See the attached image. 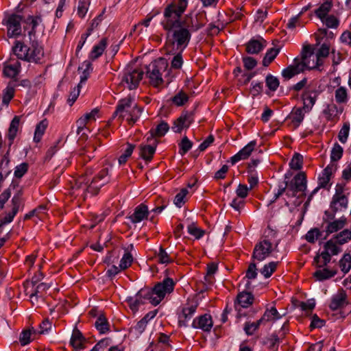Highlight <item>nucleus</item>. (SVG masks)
I'll return each instance as SVG.
<instances>
[{"instance_id":"nucleus-1","label":"nucleus","mask_w":351,"mask_h":351,"mask_svg":"<svg viewBox=\"0 0 351 351\" xmlns=\"http://www.w3.org/2000/svg\"><path fill=\"white\" fill-rule=\"evenodd\" d=\"M202 25L197 23L193 24L191 17H186L184 24L167 31V49L169 53H176V51H183L188 46L191 40V32L199 29Z\"/></svg>"},{"instance_id":"nucleus-2","label":"nucleus","mask_w":351,"mask_h":351,"mask_svg":"<svg viewBox=\"0 0 351 351\" xmlns=\"http://www.w3.org/2000/svg\"><path fill=\"white\" fill-rule=\"evenodd\" d=\"M288 197H296L297 199L293 202L294 206H299L302 202V198L306 195L305 191L307 189V180L304 172L296 174L292 180L288 183L285 181L283 184L278 185V192L274 194L269 204L275 202L285 191Z\"/></svg>"},{"instance_id":"nucleus-3","label":"nucleus","mask_w":351,"mask_h":351,"mask_svg":"<svg viewBox=\"0 0 351 351\" xmlns=\"http://www.w3.org/2000/svg\"><path fill=\"white\" fill-rule=\"evenodd\" d=\"M174 282L170 278H165L162 282L157 283L152 289H141L139 295L143 296L149 302L156 306L164 299L167 293L173 291Z\"/></svg>"},{"instance_id":"nucleus-4","label":"nucleus","mask_w":351,"mask_h":351,"mask_svg":"<svg viewBox=\"0 0 351 351\" xmlns=\"http://www.w3.org/2000/svg\"><path fill=\"white\" fill-rule=\"evenodd\" d=\"M313 56V49L311 45H304L301 51V61L298 58L294 59V64L282 70V75L286 80H289L295 75L304 71L305 68H312L309 58Z\"/></svg>"},{"instance_id":"nucleus-5","label":"nucleus","mask_w":351,"mask_h":351,"mask_svg":"<svg viewBox=\"0 0 351 351\" xmlns=\"http://www.w3.org/2000/svg\"><path fill=\"white\" fill-rule=\"evenodd\" d=\"M143 70L128 65L124 70L121 81L118 87H127L129 90L136 89L143 79Z\"/></svg>"},{"instance_id":"nucleus-6","label":"nucleus","mask_w":351,"mask_h":351,"mask_svg":"<svg viewBox=\"0 0 351 351\" xmlns=\"http://www.w3.org/2000/svg\"><path fill=\"white\" fill-rule=\"evenodd\" d=\"M176 10V3L169 4L164 10V19L161 22L163 28L166 31L171 30L175 27H179L184 24V20L181 21L182 14Z\"/></svg>"},{"instance_id":"nucleus-7","label":"nucleus","mask_w":351,"mask_h":351,"mask_svg":"<svg viewBox=\"0 0 351 351\" xmlns=\"http://www.w3.org/2000/svg\"><path fill=\"white\" fill-rule=\"evenodd\" d=\"M167 66V60L162 58L154 61L147 66V75L153 86H158L162 83V75L166 71Z\"/></svg>"},{"instance_id":"nucleus-8","label":"nucleus","mask_w":351,"mask_h":351,"mask_svg":"<svg viewBox=\"0 0 351 351\" xmlns=\"http://www.w3.org/2000/svg\"><path fill=\"white\" fill-rule=\"evenodd\" d=\"M27 62H32L34 63H41V60L44 58V50L43 47L34 38H32L30 40V46L25 48Z\"/></svg>"},{"instance_id":"nucleus-9","label":"nucleus","mask_w":351,"mask_h":351,"mask_svg":"<svg viewBox=\"0 0 351 351\" xmlns=\"http://www.w3.org/2000/svg\"><path fill=\"white\" fill-rule=\"evenodd\" d=\"M272 252V243L267 239L258 243L254 249L252 258L258 261H264Z\"/></svg>"},{"instance_id":"nucleus-10","label":"nucleus","mask_w":351,"mask_h":351,"mask_svg":"<svg viewBox=\"0 0 351 351\" xmlns=\"http://www.w3.org/2000/svg\"><path fill=\"white\" fill-rule=\"evenodd\" d=\"M193 121V112H184L180 117L174 121L172 130L176 133H180L182 129L189 128Z\"/></svg>"},{"instance_id":"nucleus-11","label":"nucleus","mask_w":351,"mask_h":351,"mask_svg":"<svg viewBox=\"0 0 351 351\" xmlns=\"http://www.w3.org/2000/svg\"><path fill=\"white\" fill-rule=\"evenodd\" d=\"M22 17L18 14L10 15L7 20L8 34L10 37L18 36L21 32V22Z\"/></svg>"},{"instance_id":"nucleus-12","label":"nucleus","mask_w":351,"mask_h":351,"mask_svg":"<svg viewBox=\"0 0 351 351\" xmlns=\"http://www.w3.org/2000/svg\"><path fill=\"white\" fill-rule=\"evenodd\" d=\"M124 348L115 344L110 338H104L100 340L90 351H101L107 350L108 351H122Z\"/></svg>"},{"instance_id":"nucleus-13","label":"nucleus","mask_w":351,"mask_h":351,"mask_svg":"<svg viewBox=\"0 0 351 351\" xmlns=\"http://www.w3.org/2000/svg\"><path fill=\"white\" fill-rule=\"evenodd\" d=\"M87 341L82 333L75 327L72 332L70 344L75 350L87 349Z\"/></svg>"},{"instance_id":"nucleus-14","label":"nucleus","mask_w":351,"mask_h":351,"mask_svg":"<svg viewBox=\"0 0 351 351\" xmlns=\"http://www.w3.org/2000/svg\"><path fill=\"white\" fill-rule=\"evenodd\" d=\"M256 145V141H250L247 145H245L241 150H240L237 154L230 158V161L232 165H234L236 162L241 160L247 159L254 149L255 146Z\"/></svg>"},{"instance_id":"nucleus-15","label":"nucleus","mask_w":351,"mask_h":351,"mask_svg":"<svg viewBox=\"0 0 351 351\" xmlns=\"http://www.w3.org/2000/svg\"><path fill=\"white\" fill-rule=\"evenodd\" d=\"M21 63L18 60L12 62L11 60L3 64V74L8 77L13 78L20 72Z\"/></svg>"},{"instance_id":"nucleus-16","label":"nucleus","mask_w":351,"mask_h":351,"mask_svg":"<svg viewBox=\"0 0 351 351\" xmlns=\"http://www.w3.org/2000/svg\"><path fill=\"white\" fill-rule=\"evenodd\" d=\"M193 328H200L204 331H210L213 327V321L211 316L205 314L199 316L197 319L193 320L192 324Z\"/></svg>"},{"instance_id":"nucleus-17","label":"nucleus","mask_w":351,"mask_h":351,"mask_svg":"<svg viewBox=\"0 0 351 351\" xmlns=\"http://www.w3.org/2000/svg\"><path fill=\"white\" fill-rule=\"evenodd\" d=\"M134 98L128 97L119 100V104L116 108L115 112L113 113V117L118 116L120 120H123L125 118L124 110L126 108H130L133 104Z\"/></svg>"},{"instance_id":"nucleus-18","label":"nucleus","mask_w":351,"mask_h":351,"mask_svg":"<svg viewBox=\"0 0 351 351\" xmlns=\"http://www.w3.org/2000/svg\"><path fill=\"white\" fill-rule=\"evenodd\" d=\"M148 214V207L141 204L135 208L134 213L129 217V219L132 223H136L147 218Z\"/></svg>"},{"instance_id":"nucleus-19","label":"nucleus","mask_w":351,"mask_h":351,"mask_svg":"<svg viewBox=\"0 0 351 351\" xmlns=\"http://www.w3.org/2000/svg\"><path fill=\"white\" fill-rule=\"evenodd\" d=\"M267 42L263 38L261 40L251 39L246 44V51L250 54H257L266 46Z\"/></svg>"},{"instance_id":"nucleus-20","label":"nucleus","mask_w":351,"mask_h":351,"mask_svg":"<svg viewBox=\"0 0 351 351\" xmlns=\"http://www.w3.org/2000/svg\"><path fill=\"white\" fill-rule=\"evenodd\" d=\"M157 143L158 141H154V144L152 145H141L139 146L140 156L146 161H150L156 152Z\"/></svg>"},{"instance_id":"nucleus-21","label":"nucleus","mask_w":351,"mask_h":351,"mask_svg":"<svg viewBox=\"0 0 351 351\" xmlns=\"http://www.w3.org/2000/svg\"><path fill=\"white\" fill-rule=\"evenodd\" d=\"M317 93L316 91H306L302 95L304 101L303 109L306 112L310 111L317 100Z\"/></svg>"},{"instance_id":"nucleus-22","label":"nucleus","mask_w":351,"mask_h":351,"mask_svg":"<svg viewBox=\"0 0 351 351\" xmlns=\"http://www.w3.org/2000/svg\"><path fill=\"white\" fill-rule=\"evenodd\" d=\"M346 304V293L341 291L332 297L329 306L331 310L335 311L342 308Z\"/></svg>"},{"instance_id":"nucleus-23","label":"nucleus","mask_w":351,"mask_h":351,"mask_svg":"<svg viewBox=\"0 0 351 351\" xmlns=\"http://www.w3.org/2000/svg\"><path fill=\"white\" fill-rule=\"evenodd\" d=\"M107 45L108 39L106 38H103L98 44L95 45L93 47V49L91 50L89 55V58L91 60H97L102 55L103 52L107 47Z\"/></svg>"},{"instance_id":"nucleus-24","label":"nucleus","mask_w":351,"mask_h":351,"mask_svg":"<svg viewBox=\"0 0 351 351\" xmlns=\"http://www.w3.org/2000/svg\"><path fill=\"white\" fill-rule=\"evenodd\" d=\"M38 336L37 330L34 328L23 330L19 336V341L22 346L29 343Z\"/></svg>"},{"instance_id":"nucleus-25","label":"nucleus","mask_w":351,"mask_h":351,"mask_svg":"<svg viewBox=\"0 0 351 351\" xmlns=\"http://www.w3.org/2000/svg\"><path fill=\"white\" fill-rule=\"evenodd\" d=\"M348 204V199L345 195L340 196L333 195L330 207L334 213H336L340 208H346Z\"/></svg>"},{"instance_id":"nucleus-26","label":"nucleus","mask_w":351,"mask_h":351,"mask_svg":"<svg viewBox=\"0 0 351 351\" xmlns=\"http://www.w3.org/2000/svg\"><path fill=\"white\" fill-rule=\"evenodd\" d=\"M197 306V304L195 302L189 306L183 308L182 315L180 317L179 319V324L180 326H186L187 320L191 318V316L196 311Z\"/></svg>"},{"instance_id":"nucleus-27","label":"nucleus","mask_w":351,"mask_h":351,"mask_svg":"<svg viewBox=\"0 0 351 351\" xmlns=\"http://www.w3.org/2000/svg\"><path fill=\"white\" fill-rule=\"evenodd\" d=\"M169 126L165 121H161L156 128L155 130H150V136L147 137V141L150 139H152L154 137H161L165 136V134L169 131Z\"/></svg>"},{"instance_id":"nucleus-28","label":"nucleus","mask_w":351,"mask_h":351,"mask_svg":"<svg viewBox=\"0 0 351 351\" xmlns=\"http://www.w3.org/2000/svg\"><path fill=\"white\" fill-rule=\"evenodd\" d=\"M332 6V0H324V3L315 11V15L324 21Z\"/></svg>"},{"instance_id":"nucleus-29","label":"nucleus","mask_w":351,"mask_h":351,"mask_svg":"<svg viewBox=\"0 0 351 351\" xmlns=\"http://www.w3.org/2000/svg\"><path fill=\"white\" fill-rule=\"evenodd\" d=\"M237 301L241 307L247 308L253 303L254 296L250 292L243 291L238 294Z\"/></svg>"},{"instance_id":"nucleus-30","label":"nucleus","mask_w":351,"mask_h":351,"mask_svg":"<svg viewBox=\"0 0 351 351\" xmlns=\"http://www.w3.org/2000/svg\"><path fill=\"white\" fill-rule=\"evenodd\" d=\"M346 224V219L341 217L337 220H335L332 222L328 223L326 228L327 234L337 232L342 229Z\"/></svg>"},{"instance_id":"nucleus-31","label":"nucleus","mask_w":351,"mask_h":351,"mask_svg":"<svg viewBox=\"0 0 351 351\" xmlns=\"http://www.w3.org/2000/svg\"><path fill=\"white\" fill-rule=\"evenodd\" d=\"M337 274V270H330L328 268L317 269L313 276L317 280L323 281L329 279Z\"/></svg>"},{"instance_id":"nucleus-32","label":"nucleus","mask_w":351,"mask_h":351,"mask_svg":"<svg viewBox=\"0 0 351 351\" xmlns=\"http://www.w3.org/2000/svg\"><path fill=\"white\" fill-rule=\"evenodd\" d=\"M138 294L139 291L136 293L135 298L128 297L125 300L128 303L130 309L134 312L137 311L139 306L144 303L143 300H146L143 296H140Z\"/></svg>"},{"instance_id":"nucleus-33","label":"nucleus","mask_w":351,"mask_h":351,"mask_svg":"<svg viewBox=\"0 0 351 351\" xmlns=\"http://www.w3.org/2000/svg\"><path fill=\"white\" fill-rule=\"evenodd\" d=\"M331 254L324 250L320 254L315 256L314 261L317 263V267L322 268L326 266L331 260Z\"/></svg>"},{"instance_id":"nucleus-34","label":"nucleus","mask_w":351,"mask_h":351,"mask_svg":"<svg viewBox=\"0 0 351 351\" xmlns=\"http://www.w3.org/2000/svg\"><path fill=\"white\" fill-rule=\"evenodd\" d=\"M132 110L129 112V117L127 121L130 125H134L143 112V108L139 107L137 104L132 105Z\"/></svg>"},{"instance_id":"nucleus-35","label":"nucleus","mask_w":351,"mask_h":351,"mask_svg":"<svg viewBox=\"0 0 351 351\" xmlns=\"http://www.w3.org/2000/svg\"><path fill=\"white\" fill-rule=\"evenodd\" d=\"M258 273H257V269H256V265L255 263H251L248 268L246 271L245 274V278L247 279V282L245 284V288L247 289H250L252 287V283L250 281V280L255 279L257 277Z\"/></svg>"},{"instance_id":"nucleus-36","label":"nucleus","mask_w":351,"mask_h":351,"mask_svg":"<svg viewBox=\"0 0 351 351\" xmlns=\"http://www.w3.org/2000/svg\"><path fill=\"white\" fill-rule=\"evenodd\" d=\"M47 125L48 122L46 119L42 120L36 125L34 136V141L36 143L40 141L42 136L47 128Z\"/></svg>"},{"instance_id":"nucleus-37","label":"nucleus","mask_w":351,"mask_h":351,"mask_svg":"<svg viewBox=\"0 0 351 351\" xmlns=\"http://www.w3.org/2000/svg\"><path fill=\"white\" fill-rule=\"evenodd\" d=\"M106 182L107 181H104L101 184H97V183L96 182V179H93L90 184H86V187H85V191L84 193H82V195L84 196V198L86 197L88 193H90L91 195L97 194L101 186L104 185Z\"/></svg>"},{"instance_id":"nucleus-38","label":"nucleus","mask_w":351,"mask_h":351,"mask_svg":"<svg viewBox=\"0 0 351 351\" xmlns=\"http://www.w3.org/2000/svg\"><path fill=\"white\" fill-rule=\"evenodd\" d=\"M282 341L276 335H272L270 337L266 338L263 343L266 346V348L269 350H278L280 348V343Z\"/></svg>"},{"instance_id":"nucleus-39","label":"nucleus","mask_w":351,"mask_h":351,"mask_svg":"<svg viewBox=\"0 0 351 351\" xmlns=\"http://www.w3.org/2000/svg\"><path fill=\"white\" fill-rule=\"evenodd\" d=\"M332 173V167L328 166L322 171V176L319 178V187L326 188L328 185L330 176Z\"/></svg>"},{"instance_id":"nucleus-40","label":"nucleus","mask_w":351,"mask_h":351,"mask_svg":"<svg viewBox=\"0 0 351 351\" xmlns=\"http://www.w3.org/2000/svg\"><path fill=\"white\" fill-rule=\"evenodd\" d=\"M25 48H28V47L25 45L22 42L16 40L14 46L12 47V51L18 58L26 61V58H24V56H26Z\"/></svg>"},{"instance_id":"nucleus-41","label":"nucleus","mask_w":351,"mask_h":351,"mask_svg":"<svg viewBox=\"0 0 351 351\" xmlns=\"http://www.w3.org/2000/svg\"><path fill=\"white\" fill-rule=\"evenodd\" d=\"M20 119L19 117H14L12 120L9 130H8V138L10 141V144H12L13 140L16 136V133L18 131Z\"/></svg>"},{"instance_id":"nucleus-42","label":"nucleus","mask_w":351,"mask_h":351,"mask_svg":"<svg viewBox=\"0 0 351 351\" xmlns=\"http://www.w3.org/2000/svg\"><path fill=\"white\" fill-rule=\"evenodd\" d=\"M14 90L15 88L13 82H9L7 87L3 91V95L2 99L3 104L8 105V104L14 95Z\"/></svg>"},{"instance_id":"nucleus-43","label":"nucleus","mask_w":351,"mask_h":351,"mask_svg":"<svg viewBox=\"0 0 351 351\" xmlns=\"http://www.w3.org/2000/svg\"><path fill=\"white\" fill-rule=\"evenodd\" d=\"M332 239L337 242L338 245H343L351 240V230L345 229L336 234Z\"/></svg>"},{"instance_id":"nucleus-44","label":"nucleus","mask_w":351,"mask_h":351,"mask_svg":"<svg viewBox=\"0 0 351 351\" xmlns=\"http://www.w3.org/2000/svg\"><path fill=\"white\" fill-rule=\"evenodd\" d=\"M337 244L335 240L331 239L324 244V250L331 254V256L337 255L341 252V248L337 245Z\"/></svg>"},{"instance_id":"nucleus-45","label":"nucleus","mask_w":351,"mask_h":351,"mask_svg":"<svg viewBox=\"0 0 351 351\" xmlns=\"http://www.w3.org/2000/svg\"><path fill=\"white\" fill-rule=\"evenodd\" d=\"M96 328L100 333H105L109 330V324L103 314L100 315L95 323Z\"/></svg>"},{"instance_id":"nucleus-46","label":"nucleus","mask_w":351,"mask_h":351,"mask_svg":"<svg viewBox=\"0 0 351 351\" xmlns=\"http://www.w3.org/2000/svg\"><path fill=\"white\" fill-rule=\"evenodd\" d=\"M279 52V49L271 48L269 49L263 58V65L267 66L275 59Z\"/></svg>"},{"instance_id":"nucleus-47","label":"nucleus","mask_w":351,"mask_h":351,"mask_svg":"<svg viewBox=\"0 0 351 351\" xmlns=\"http://www.w3.org/2000/svg\"><path fill=\"white\" fill-rule=\"evenodd\" d=\"M322 349L327 350L328 351H335V347L330 346L328 343L324 345L322 341L311 345L306 351H321Z\"/></svg>"},{"instance_id":"nucleus-48","label":"nucleus","mask_w":351,"mask_h":351,"mask_svg":"<svg viewBox=\"0 0 351 351\" xmlns=\"http://www.w3.org/2000/svg\"><path fill=\"white\" fill-rule=\"evenodd\" d=\"M278 264V262H270L268 264L265 265L260 271L265 278H269L276 271Z\"/></svg>"},{"instance_id":"nucleus-49","label":"nucleus","mask_w":351,"mask_h":351,"mask_svg":"<svg viewBox=\"0 0 351 351\" xmlns=\"http://www.w3.org/2000/svg\"><path fill=\"white\" fill-rule=\"evenodd\" d=\"M335 100L338 104L346 103L348 101V93L347 90L343 86L339 87L335 90Z\"/></svg>"},{"instance_id":"nucleus-50","label":"nucleus","mask_w":351,"mask_h":351,"mask_svg":"<svg viewBox=\"0 0 351 351\" xmlns=\"http://www.w3.org/2000/svg\"><path fill=\"white\" fill-rule=\"evenodd\" d=\"M339 267L344 273H348L351 269V255L345 254L343 258L339 261Z\"/></svg>"},{"instance_id":"nucleus-51","label":"nucleus","mask_w":351,"mask_h":351,"mask_svg":"<svg viewBox=\"0 0 351 351\" xmlns=\"http://www.w3.org/2000/svg\"><path fill=\"white\" fill-rule=\"evenodd\" d=\"M22 195L23 192L21 189L18 190L14 194V197L12 199V211L17 213L19 211V207L22 204Z\"/></svg>"},{"instance_id":"nucleus-52","label":"nucleus","mask_w":351,"mask_h":351,"mask_svg":"<svg viewBox=\"0 0 351 351\" xmlns=\"http://www.w3.org/2000/svg\"><path fill=\"white\" fill-rule=\"evenodd\" d=\"M42 21V19L40 16H29L27 19V23L32 25V30L29 32V39L32 40V38H35L36 35V26Z\"/></svg>"},{"instance_id":"nucleus-53","label":"nucleus","mask_w":351,"mask_h":351,"mask_svg":"<svg viewBox=\"0 0 351 351\" xmlns=\"http://www.w3.org/2000/svg\"><path fill=\"white\" fill-rule=\"evenodd\" d=\"M189 100L188 95L183 91L180 90L174 97H172L171 101L174 104L178 106H183Z\"/></svg>"},{"instance_id":"nucleus-54","label":"nucleus","mask_w":351,"mask_h":351,"mask_svg":"<svg viewBox=\"0 0 351 351\" xmlns=\"http://www.w3.org/2000/svg\"><path fill=\"white\" fill-rule=\"evenodd\" d=\"M303 156L298 153H295L293 156L289 166L292 169L300 170L302 167Z\"/></svg>"},{"instance_id":"nucleus-55","label":"nucleus","mask_w":351,"mask_h":351,"mask_svg":"<svg viewBox=\"0 0 351 351\" xmlns=\"http://www.w3.org/2000/svg\"><path fill=\"white\" fill-rule=\"evenodd\" d=\"M89 181L90 179L86 178V175L82 176L75 180V184L73 186V189H75L76 191H82V193H84L85 187H86V184Z\"/></svg>"},{"instance_id":"nucleus-56","label":"nucleus","mask_w":351,"mask_h":351,"mask_svg":"<svg viewBox=\"0 0 351 351\" xmlns=\"http://www.w3.org/2000/svg\"><path fill=\"white\" fill-rule=\"evenodd\" d=\"M91 66H92L91 62L88 60L84 61L82 63V66H79V69H84L82 75H81V77H80V84L82 83L86 82V80L88 79L89 73H90L89 71L92 69Z\"/></svg>"},{"instance_id":"nucleus-57","label":"nucleus","mask_w":351,"mask_h":351,"mask_svg":"<svg viewBox=\"0 0 351 351\" xmlns=\"http://www.w3.org/2000/svg\"><path fill=\"white\" fill-rule=\"evenodd\" d=\"M192 142L186 137L184 136L179 143L180 151L179 153L183 156L192 147Z\"/></svg>"},{"instance_id":"nucleus-58","label":"nucleus","mask_w":351,"mask_h":351,"mask_svg":"<svg viewBox=\"0 0 351 351\" xmlns=\"http://www.w3.org/2000/svg\"><path fill=\"white\" fill-rule=\"evenodd\" d=\"M132 262H133L132 255L131 254L130 252H125L122 258L121 259L120 264H119L120 268L123 270L126 269L132 265Z\"/></svg>"},{"instance_id":"nucleus-59","label":"nucleus","mask_w":351,"mask_h":351,"mask_svg":"<svg viewBox=\"0 0 351 351\" xmlns=\"http://www.w3.org/2000/svg\"><path fill=\"white\" fill-rule=\"evenodd\" d=\"M189 191L186 189H182L180 193H178L174 198V204L178 208H181L182 206L185 203L184 197L188 194Z\"/></svg>"},{"instance_id":"nucleus-60","label":"nucleus","mask_w":351,"mask_h":351,"mask_svg":"<svg viewBox=\"0 0 351 351\" xmlns=\"http://www.w3.org/2000/svg\"><path fill=\"white\" fill-rule=\"evenodd\" d=\"M262 324L261 322H259V319L256 322H247L245 324L244 326V331L247 335H252L254 333V332L258 328L259 326Z\"/></svg>"},{"instance_id":"nucleus-61","label":"nucleus","mask_w":351,"mask_h":351,"mask_svg":"<svg viewBox=\"0 0 351 351\" xmlns=\"http://www.w3.org/2000/svg\"><path fill=\"white\" fill-rule=\"evenodd\" d=\"M265 82L269 90L275 91L279 86V80L276 77L268 75L266 77Z\"/></svg>"},{"instance_id":"nucleus-62","label":"nucleus","mask_w":351,"mask_h":351,"mask_svg":"<svg viewBox=\"0 0 351 351\" xmlns=\"http://www.w3.org/2000/svg\"><path fill=\"white\" fill-rule=\"evenodd\" d=\"M135 147L134 145L128 143V147L125 150L124 153L119 158V163L120 165L125 164L129 157L132 155L133 150Z\"/></svg>"},{"instance_id":"nucleus-63","label":"nucleus","mask_w":351,"mask_h":351,"mask_svg":"<svg viewBox=\"0 0 351 351\" xmlns=\"http://www.w3.org/2000/svg\"><path fill=\"white\" fill-rule=\"evenodd\" d=\"M303 108H299L295 109L292 113V121L295 124L296 127H298L304 119V114L303 113Z\"/></svg>"},{"instance_id":"nucleus-64","label":"nucleus","mask_w":351,"mask_h":351,"mask_svg":"<svg viewBox=\"0 0 351 351\" xmlns=\"http://www.w3.org/2000/svg\"><path fill=\"white\" fill-rule=\"evenodd\" d=\"M343 154V148L341 145H339L338 143H335L332 152H331V156L330 158L332 161H337L339 160Z\"/></svg>"}]
</instances>
